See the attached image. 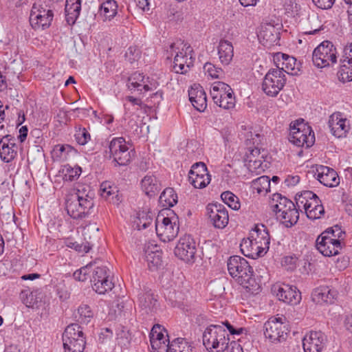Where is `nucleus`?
<instances>
[{
    "label": "nucleus",
    "instance_id": "nucleus-1",
    "mask_svg": "<svg viewBox=\"0 0 352 352\" xmlns=\"http://www.w3.org/2000/svg\"><path fill=\"white\" fill-rule=\"evenodd\" d=\"M228 270L235 280L252 294L261 290L260 285L253 277V269L249 263L239 256H230L228 261Z\"/></svg>",
    "mask_w": 352,
    "mask_h": 352
},
{
    "label": "nucleus",
    "instance_id": "nucleus-2",
    "mask_svg": "<svg viewBox=\"0 0 352 352\" xmlns=\"http://www.w3.org/2000/svg\"><path fill=\"white\" fill-rule=\"evenodd\" d=\"M94 206V193L88 186L77 189L66 197L65 208L67 214L74 219L85 218L91 212Z\"/></svg>",
    "mask_w": 352,
    "mask_h": 352
},
{
    "label": "nucleus",
    "instance_id": "nucleus-3",
    "mask_svg": "<svg viewBox=\"0 0 352 352\" xmlns=\"http://www.w3.org/2000/svg\"><path fill=\"white\" fill-rule=\"evenodd\" d=\"M192 50L190 45L182 40H177L173 43L168 52L174 55L173 69L177 74H186L190 67L193 65V60L190 54Z\"/></svg>",
    "mask_w": 352,
    "mask_h": 352
},
{
    "label": "nucleus",
    "instance_id": "nucleus-4",
    "mask_svg": "<svg viewBox=\"0 0 352 352\" xmlns=\"http://www.w3.org/2000/svg\"><path fill=\"white\" fill-rule=\"evenodd\" d=\"M203 344L208 351L223 352L228 348L229 335L223 326L210 324L203 333Z\"/></svg>",
    "mask_w": 352,
    "mask_h": 352
},
{
    "label": "nucleus",
    "instance_id": "nucleus-5",
    "mask_svg": "<svg viewBox=\"0 0 352 352\" xmlns=\"http://www.w3.org/2000/svg\"><path fill=\"white\" fill-rule=\"evenodd\" d=\"M295 200L297 207L299 209L302 207L310 219H320L324 213L321 201L312 191L305 190L300 195L297 194Z\"/></svg>",
    "mask_w": 352,
    "mask_h": 352
},
{
    "label": "nucleus",
    "instance_id": "nucleus-6",
    "mask_svg": "<svg viewBox=\"0 0 352 352\" xmlns=\"http://www.w3.org/2000/svg\"><path fill=\"white\" fill-rule=\"evenodd\" d=\"M314 65L318 68L329 67L337 62V50L329 41H324L318 45L312 53Z\"/></svg>",
    "mask_w": 352,
    "mask_h": 352
},
{
    "label": "nucleus",
    "instance_id": "nucleus-7",
    "mask_svg": "<svg viewBox=\"0 0 352 352\" xmlns=\"http://www.w3.org/2000/svg\"><path fill=\"white\" fill-rule=\"evenodd\" d=\"M108 150L104 151V157L108 159L113 158L119 166L127 165L131 160V151L123 138H113L108 144Z\"/></svg>",
    "mask_w": 352,
    "mask_h": 352
},
{
    "label": "nucleus",
    "instance_id": "nucleus-8",
    "mask_svg": "<svg viewBox=\"0 0 352 352\" xmlns=\"http://www.w3.org/2000/svg\"><path fill=\"white\" fill-rule=\"evenodd\" d=\"M287 79L283 71L279 69H270L265 74L261 88L268 96L276 97L285 85Z\"/></svg>",
    "mask_w": 352,
    "mask_h": 352
},
{
    "label": "nucleus",
    "instance_id": "nucleus-9",
    "mask_svg": "<svg viewBox=\"0 0 352 352\" xmlns=\"http://www.w3.org/2000/svg\"><path fill=\"white\" fill-rule=\"evenodd\" d=\"M289 140L297 146H305L309 148L315 142V135L311 126L303 123H297L290 125Z\"/></svg>",
    "mask_w": 352,
    "mask_h": 352
},
{
    "label": "nucleus",
    "instance_id": "nucleus-10",
    "mask_svg": "<svg viewBox=\"0 0 352 352\" xmlns=\"http://www.w3.org/2000/svg\"><path fill=\"white\" fill-rule=\"evenodd\" d=\"M286 318L272 317L264 324V334L272 342L285 340L287 336V328L285 324Z\"/></svg>",
    "mask_w": 352,
    "mask_h": 352
},
{
    "label": "nucleus",
    "instance_id": "nucleus-11",
    "mask_svg": "<svg viewBox=\"0 0 352 352\" xmlns=\"http://www.w3.org/2000/svg\"><path fill=\"white\" fill-rule=\"evenodd\" d=\"M54 13L52 10L35 3L31 10L30 22L35 30L48 28L53 20Z\"/></svg>",
    "mask_w": 352,
    "mask_h": 352
},
{
    "label": "nucleus",
    "instance_id": "nucleus-12",
    "mask_svg": "<svg viewBox=\"0 0 352 352\" xmlns=\"http://www.w3.org/2000/svg\"><path fill=\"white\" fill-rule=\"evenodd\" d=\"M155 230L161 241L169 242L173 240L177 236L179 230L177 218L158 216L155 221Z\"/></svg>",
    "mask_w": 352,
    "mask_h": 352
},
{
    "label": "nucleus",
    "instance_id": "nucleus-13",
    "mask_svg": "<svg viewBox=\"0 0 352 352\" xmlns=\"http://www.w3.org/2000/svg\"><path fill=\"white\" fill-rule=\"evenodd\" d=\"M197 252L195 239L188 234L181 237L175 248L177 257L186 263H194Z\"/></svg>",
    "mask_w": 352,
    "mask_h": 352
},
{
    "label": "nucleus",
    "instance_id": "nucleus-14",
    "mask_svg": "<svg viewBox=\"0 0 352 352\" xmlns=\"http://www.w3.org/2000/svg\"><path fill=\"white\" fill-rule=\"evenodd\" d=\"M206 211L208 219L214 228L223 229L228 225V212L223 205L218 203L209 204L206 206Z\"/></svg>",
    "mask_w": 352,
    "mask_h": 352
},
{
    "label": "nucleus",
    "instance_id": "nucleus-15",
    "mask_svg": "<svg viewBox=\"0 0 352 352\" xmlns=\"http://www.w3.org/2000/svg\"><path fill=\"white\" fill-rule=\"evenodd\" d=\"M328 232H322L316 241L317 250L324 256L338 255L342 249L341 243L338 239H331L325 234Z\"/></svg>",
    "mask_w": 352,
    "mask_h": 352
},
{
    "label": "nucleus",
    "instance_id": "nucleus-16",
    "mask_svg": "<svg viewBox=\"0 0 352 352\" xmlns=\"http://www.w3.org/2000/svg\"><path fill=\"white\" fill-rule=\"evenodd\" d=\"M272 291L279 300L287 304L296 305L301 299L300 293L295 286L287 284H276L273 285Z\"/></svg>",
    "mask_w": 352,
    "mask_h": 352
},
{
    "label": "nucleus",
    "instance_id": "nucleus-17",
    "mask_svg": "<svg viewBox=\"0 0 352 352\" xmlns=\"http://www.w3.org/2000/svg\"><path fill=\"white\" fill-rule=\"evenodd\" d=\"M327 338L320 331H310L302 339L305 352H321L327 344Z\"/></svg>",
    "mask_w": 352,
    "mask_h": 352
},
{
    "label": "nucleus",
    "instance_id": "nucleus-18",
    "mask_svg": "<svg viewBox=\"0 0 352 352\" xmlns=\"http://www.w3.org/2000/svg\"><path fill=\"white\" fill-rule=\"evenodd\" d=\"M314 177L320 184L327 187H336L340 184V178L336 171L326 166H317Z\"/></svg>",
    "mask_w": 352,
    "mask_h": 352
},
{
    "label": "nucleus",
    "instance_id": "nucleus-19",
    "mask_svg": "<svg viewBox=\"0 0 352 352\" xmlns=\"http://www.w3.org/2000/svg\"><path fill=\"white\" fill-rule=\"evenodd\" d=\"M328 124L331 133L337 138L345 137L350 129L349 121L340 112L329 117Z\"/></svg>",
    "mask_w": 352,
    "mask_h": 352
},
{
    "label": "nucleus",
    "instance_id": "nucleus-20",
    "mask_svg": "<svg viewBox=\"0 0 352 352\" xmlns=\"http://www.w3.org/2000/svg\"><path fill=\"white\" fill-rule=\"evenodd\" d=\"M274 61L276 68L283 71V74L287 73L290 75H297L300 71L299 65L296 63V59L287 54L283 53H276L274 56Z\"/></svg>",
    "mask_w": 352,
    "mask_h": 352
},
{
    "label": "nucleus",
    "instance_id": "nucleus-21",
    "mask_svg": "<svg viewBox=\"0 0 352 352\" xmlns=\"http://www.w3.org/2000/svg\"><path fill=\"white\" fill-rule=\"evenodd\" d=\"M16 140L11 135H6L0 140V157L6 163L12 161L17 154Z\"/></svg>",
    "mask_w": 352,
    "mask_h": 352
},
{
    "label": "nucleus",
    "instance_id": "nucleus-22",
    "mask_svg": "<svg viewBox=\"0 0 352 352\" xmlns=\"http://www.w3.org/2000/svg\"><path fill=\"white\" fill-rule=\"evenodd\" d=\"M250 237L252 240L254 241V243L260 246L265 254L269 250L270 244V236L268 229L263 224H257L251 230Z\"/></svg>",
    "mask_w": 352,
    "mask_h": 352
},
{
    "label": "nucleus",
    "instance_id": "nucleus-23",
    "mask_svg": "<svg viewBox=\"0 0 352 352\" xmlns=\"http://www.w3.org/2000/svg\"><path fill=\"white\" fill-rule=\"evenodd\" d=\"M100 195L111 204L118 206L122 201V195L116 186L105 181L100 184Z\"/></svg>",
    "mask_w": 352,
    "mask_h": 352
},
{
    "label": "nucleus",
    "instance_id": "nucleus-24",
    "mask_svg": "<svg viewBox=\"0 0 352 352\" xmlns=\"http://www.w3.org/2000/svg\"><path fill=\"white\" fill-rule=\"evenodd\" d=\"M279 32L277 28L271 23L263 24L258 35L260 42L265 46H271L277 43L279 40Z\"/></svg>",
    "mask_w": 352,
    "mask_h": 352
},
{
    "label": "nucleus",
    "instance_id": "nucleus-25",
    "mask_svg": "<svg viewBox=\"0 0 352 352\" xmlns=\"http://www.w3.org/2000/svg\"><path fill=\"white\" fill-rule=\"evenodd\" d=\"M338 292L328 286H321L316 288L312 294L311 298L317 304L333 303L337 296Z\"/></svg>",
    "mask_w": 352,
    "mask_h": 352
},
{
    "label": "nucleus",
    "instance_id": "nucleus-26",
    "mask_svg": "<svg viewBox=\"0 0 352 352\" xmlns=\"http://www.w3.org/2000/svg\"><path fill=\"white\" fill-rule=\"evenodd\" d=\"M189 100L192 106L199 111H204L207 107L206 95L200 85H195L188 91Z\"/></svg>",
    "mask_w": 352,
    "mask_h": 352
},
{
    "label": "nucleus",
    "instance_id": "nucleus-27",
    "mask_svg": "<svg viewBox=\"0 0 352 352\" xmlns=\"http://www.w3.org/2000/svg\"><path fill=\"white\" fill-rule=\"evenodd\" d=\"M240 249L244 256L253 259H256L265 254V253L260 249V246L255 243L254 241L252 240L251 237L242 240L240 244Z\"/></svg>",
    "mask_w": 352,
    "mask_h": 352
},
{
    "label": "nucleus",
    "instance_id": "nucleus-28",
    "mask_svg": "<svg viewBox=\"0 0 352 352\" xmlns=\"http://www.w3.org/2000/svg\"><path fill=\"white\" fill-rule=\"evenodd\" d=\"M142 191L149 197H155L161 190V184L153 175H146L141 180Z\"/></svg>",
    "mask_w": 352,
    "mask_h": 352
},
{
    "label": "nucleus",
    "instance_id": "nucleus-29",
    "mask_svg": "<svg viewBox=\"0 0 352 352\" xmlns=\"http://www.w3.org/2000/svg\"><path fill=\"white\" fill-rule=\"evenodd\" d=\"M294 202L285 197H283L280 194L276 193L273 195L271 208L276 213L277 218L284 213L288 209L293 207Z\"/></svg>",
    "mask_w": 352,
    "mask_h": 352
},
{
    "label": "nucleus",
    "instance_id": "nucleus-30",
    "mask_svg": "<svg viewBox=\"0 0 352 352\" xmlns=\"http://www.w3.org/2000/svg\"><path fill=\"white\" fill-rule=\"evenodd\" d=\"M322 28V21L318 14L312 12L308 14L306 21L303 25V34H316L318 33Z\"/></svg>",
    "mask_w": 352,
    "mask_h": 352
},
{
    "label": "nucleus",
    "instance_id": "nucleus-31",
    "mask_svg": "<svg viewBox=\"0 0 352 352\" xmlns=\"http://www.w3.org/2000/svg\"><path fill=\"white\" fill-rule=\"evenodd\" d=\"M218 54L223 65H229L234 56V47L232 43L226 40H221L218 45Z\"/></svg>",
    "mask_w": 352,
    "mask_h": 352
},
{
    "label": "nucleus",
    "instance_id": "nucleus-32",
    "mask_svg": "<svg viewBox=\"0 0 352 352\" xmlns=\"http://www.w3.org/2000/svg\"><path fill=\"white\" fill-rule=\"evenodd\" d=\"M118 12V4L115 0H107L99 8L98 15L104 21H111Z\"/></svg>",
    "mask_w": 352,
    "mask_h": 352
},
{
    "label": "nucleus",
    "instance_id": "nucleus-33",
    "mask_svg": "<svg viewBox=\"0 0 352 352\" xmlns=\"http://www.w3.org/2000/svg\"><path fill=\"white\" fill-rule=\"evenodd\" d=\"M297 205L293 204V207L288 209L283 213L278 218L282 223L287 228H291L298 222L299 219L298 209L296 208Z\"/></svg>",
    "mask_w": 352,
    "mask_h": 352
},
{
    "label": "nucleus",
    "instance_id": "nucleus-34",
    "mask_svg": "<svg viewBox=\"0 0 352 352\" xmlns=\"http://www.w3.org/2000/svg\"><path fill=\"white\" fill-rule=\"evenodd\" d=\"M168 352H195V351L192 343L184 338H178L170 342Z\"/></svg>",
    "mask_w": 352,
    "mask_h": 352
},
{
    "label": "nucleus",
    "instance_id": "nucleus-35",
    "mask_svg": "<svg viewBox=\"0 0 352 352\" xmlns=\"http://www.w3.org/2000/svg\"><path fill=\"white\" fill-rule=\"evenodd\" d=\"M229 91H230V86L228 84L221 81L214 82L210 88V95L214 102L215 104L218 103L220 99Z\"/></svg>",
    "mask_w": 352,
    "mask_h": 352
},
{
    "label": "nucleus",
    "instance_id": "nucleus-36",
    "mask_svg": "<svg viewBox=\"0 0 352 352\" xmlns=\"http://www.w3.org/2000/svg\"><path fill=\"white\" fill-rule=\"evenodd\" d=\"M160 203L163 207H173L177 203V195L172 188H166L161 193Z\"/></svg>",
    "mask_w": 352,
    "mask_h": 352
},
{
    "label": "nucleus",
    "instance_id": "nucleus-37",
    "mask_svg": "<svg viewBox=\"0 0 352 352\" xmlns=\"http://www.w3.org/2000/svg\"><path fill=\"white\" fill-rule=\"evenodd\" d=\"M340 80L343 82L352 80V62L346 58L340 59V67L338 71Z\"/></svg>",
    "mask_w": 352,
    "mask_h": 352
},
{
    "label": "nucleus",
    "instance_id": "nucleus-38",
    "mask_svg": "<svg viewBox=\"0 0 352 352\" xmlns=\"http://www.w3.org/2000/svg\"><path fill=\"white\" fill-rule=\"evenodd\" d=\"M65 352H83L85 347V338L69 339V342L63 341Z\"/></svg>",
    "mask_w": 352,
    "mask_h": 352
},
{
    "label": "nucleus",
    "instance_id": "nucleus-39",
    "mask_svg": "<svg viewBox=\"0 0 352 352\" xmlns=\"http://www.w3.org/2000/svg\"><path fill=\"white\" fill-rule=\"evenodd\" d=\"M85 338L82 328L78 324L68 325L63 333V341L69 342V339Z\"/></svg>",
    "mask_w": 352,
    "mask_h": 352
},
{
    "label": "nucleus",
    "instance_id": "nucleus-40",
    "mask_svg": "<svg viewBox=\"0 0 352 352\" xmlns=\"http://www.w3.org/2000/svg\"><path fill=\"white\" fill-rule=\"evenodd\" d=\"M144 76L139 72L132 74L128 78L127 87L131 91H138L142 93V83Z\"/></svg>",
    "mask_w": 352,
    "mask_h": 352
},
{
    "label": "nucleus",
    "instance_id": "nucleus-41",
    "mask_svg": "<svg viewBox=\"0 0 352 352\" xmlns=\"http://www.w3.org/2000/svg\"><path fill=\"white\" fill-rule=\"evenodd\" d=\"M66 21L69 25H73L80 15L81 4H65Z\"/></svg>",
    "mask_w": 352,
    "mask_h": 352
},
{
    "label": "nucleus",
    "instance_id": "nucleus-42",
    "mask_svg": "<svg viewBox=\"0 0 352 352\" xmlns=\"http://www.w3.org/2000/svg\"><path fill=\"white\" fill-rule=\"evenodd\" d=\"M138 300L140 305L145 309L152 310L157 302L153 294L148 292L139 294Z\"/></svg>",
    "mask_w": 352,
    "mask_h": 352
},
{
    "label": "nucleus",
    "instance_id": "nucleus-43",
    "mask_svg": "<svg viewBox=\"0 0 352 352\" xmlns=\"http://www.w3.org/2000/svg\"><path fill=\"white\" fill-rule=\"evenodd\" d=\"M65 244L67 248L74 249L79 253H87L94 246L91 242L86 241L85 243H80L70 238L65 239Z\"/></svg>",
    "mask_w": 352,
    "mask_h": 352
},
{
    "label": "nucleus",
    "instance_id": "nucleus-44",
    "mask_svg": "<svg viewBox=\"0 0 352 352\" xmlns=\"http://www.w3.org/2000/svg\"><path fill=\"white\" fill-rule=\"evenodd\" d=\"M94 316V313L87 305H81L77 309L76 318L80 323L87 324Z\"/></svg>",
    "mask_w": 352,
    "mask_h": 352
},
{
    "label": "nucleus",
    "instance_id": "nucleus-45",
    "mask_svg": "<svg viewBox=\"0 0 352 352\" xmlns=\"http://www.w3.org/2000/svg\"><path fill=\"white\" fill-rule=\"evenodd\" d=\"M92 283L93 289L99 294H104L113 287V283L109 278L105 279H97Z\"/></svg>",
    "mask_w": 352,
    "mask_h": 352
},
{
    "label": "nucleus",
    "instance_id": "nucleus-46",
    "mask_svg": "<svg viewBox=\"0 0 352 352\" xmlns=\"http://www.w3.org/2000/svg\"><path fill=\"white\" fill-rule=\"evenodd\" d=\"M189 182L195 188H204L206 187L210 182L211 178L210 175L208 173L207 175H199L194 176H189Z\"/></svg>",
    "mask_w": 352,
    "mask_h": 352
},
{
    "label": "nucleus",
    "instance_id": "nucleus-47",
    "mask_svg": "<svg viewBox=\"0 0 352 352\" xmlns=\"http://www.w3.org/2000/svg\"><path fill=\"white\" fill-rule=\"evenodd\" d=\"M221 198L222 201L227 204L230 208L238 210L240 208V203L239 198L230 191L223 192Z\"/></svg>",
    "mask_w": 352,
    "mask_h": 352
},
{
    "label": "nucleus",
    "instance_id": "nucleus-48",
    "mask_svg": "<svg viewBox=\"0 0 352 352\" xmlns=\"http://www.w3.org/2000/svg\"><path fill=\"white\" fill-rule=\"evenodd\" d=\"M216 104L225 109H230L234 107L235 97L231 87L230 91L226 92L224 96L222 97Z\"/></svg>",
    "mask_w": 352,
    "mask_h": 352
},
{
    "label": "nucleus",
    "instance_id": "nucleus-49",
    "mask_svg": "<svg viewBox=\"0 0 352 352\" xmlns=\"http://www.w3.org/2000/svg\"><path fill=\"white\" fill-rule=\"evenodd\" d=\"M253 185L258 193L263 191L267 192L270 186V177L267 176H261L254 180Z\"/></svg>",
    "mask_w": 352,
    "mask_h": 352
},
{
    "label": "nucleus",
    "instance_id": "nucleus-50",
    "mask_svg": "<svg viewBox=\"0 0 352 352\" xmlns=\"http://www.w3.org/2000/svg\"><path fill=\"white\" fill-rule=\"evenodd\" d=\"M53 151L56 157L58 158H67L69 153L76 152V149L69 144H57L54 146Z\"/></svg>",
    "mask_w": 352,
    "mask_h": 352
},
{
    "label": "nucleus",
    "instance_id": "nucleus-51",
    "mask_svg": "<svg viewBox=\"0 0 352 352\" xmlns=\"http://www.w3.org/2000/svg\"><path fill=\"white\" fill-rule=\"evenodd\" d=\"M75 139L78 144L85 145L91 139V135L84 127H79L76 130Z\"/></svg>",
    "mask_w": 352,
    "mask_h": 352
},
{
    "label": "nucleus",
    "instance_id": "nucleus-52",
    "mask_svg": "<svg viewBox=\"0 0 352 352\" xmlns=\"http://www.w3.org/2000/svg\"><path fill=\"white\" fill-rule=\"evenodd\" d=\"M324 232H328V233L325 234L327 236L338 239L340 243H341V241L344 239L345 235L344 231H343L341 226L338 225L329 228Z\"/></svg>",
    "mask_w": 352,
    "mask_h": 352
},
{
    "label": "nucleus",
    "instance_id": "nucleus-53",
    "mask_svg": "<svg viewBox=\"0 0 352 352\" xmlns=\"http://www.w3.org/2000/svg\"><path fill=\"white\" fill-rule=\"evenodd\" d=\"M92 266L93 264L89 263L75 271L73 274L74 278L78 281H85L88 278V275L91 272Z\"/></svg>",
    "mask_w": 352,
    "mask_h": 352
},
{
    "label": "nucleus",
    "instance_id": "nucleus-54",
    "mask_svg": "<svg viewBox=\"0 0 352 352\" xmlns=\"http://www.w3.org/2000/svg\"><path fill=\"white\" fill-rule=\"evenodd\" d=\"M109 277L107 267L106 266H98L93 270L91 282H95L97 279H105Z\"/></svg>",
    "mask_w": 352,
    "mask_h": 352
},
{
    "label": "nucleus",
    "instance_id": "nucleus-55",
    "mask_svg": "<svg viewBox=\"0 0 352 352\" xmlns=\"http://www.w3.org/2000/svg\"><path fill=\"white\" fill-rule=\"evenodd\" d=\"M208 173H209L206 165L204 162H197L191 166L188 177L199 175V174L204 176V175H207Z\"/></svg>",
    "mask_w": 352,
    "mask_h": 352
},
{
    "label": "nucleus",
    "instance_id": "nucleus-56",
    "mask_svg": "<svg viewBox=\"0 0 352 352\" xmlns=\"http://www.w3.org/2000/svg\"><path fill=\"white\" fill-rule=\"evenodd\" d=\"M170 342L169 340H157L151 342L154 352H168Z\"/></svg>",
    "mask_w": 352,
    "mask_h": 352
},
{
    "label": "nucleus",
    "instance_id": "nucleus-57",
    "mask_svg": "<svg viewBox=\"0 0 352 352\" xmlns=\"http://www.w3.org/2000/svg\"><path fill=\"white\" fill-rule=\"evenodd\" d=\"M204 69L205 72L213 78H219L220 75L222 74V69L221 68L217 67L210 63H206L204 66Z\"/></svg>",
    "mask_w": 352,
    "mask_h": 352
},
{
    "label": "nucleus",
    "instance_id": "nucleus-58",
    "mask_svg": "<svg viewBox=\"0 0 352 352\" xmlns=\"http://www.w3.org/2000/svg\"><path fill=\"white\" fill-rule=\"evenodd\" d=\"M140 51L137 47L131 46L127 49L125 53V58L129 62L132 63L140 57Z\"/></svg>",
    "mask_w": 352,
    "mask_h": 352
},
{
    "label": "nucleus",
    "instance_id": "nucleus-59",
    "mask_svg": "<svg viewBox=\"0 0 352 352\" xmlns=\"http://www.w3.org/2000/svg\"><path fill=\"white\" fill-rule=\"evenodd\" d=\"M265 153H262L261 157L253 159V157H250V160L248 161L249 166L251 170H252V167L254 169H261L262 170H264V168L267 167V164H263V159H264Z\"/></svg>",
    "mask_w": 352,
    "mask_h": 352
},
{
    "label": "nucleus",
    "instance_id": "nucleus-60",
    "mask_svg": "<svg viewBox=\"0 0 352 352\" xmlns=\"http://www.w3.org/2000/svg\"><path fill=\"white\" fill-rule=\"evenodd\" d=\"M142 91L147 92L149 91L155 90L159 86V83L157 80L153 78H150L149 77L144 78V82L142 83Z\"/></svg>",
    "mask_w": 352,
    "mask_h": 352
},
{
    "label": "nucleus",
    "instance_id": "nucleus-61",
    "mask_svg": "<svg viewBox=\"0 0 352 352\" xmlns=\"http://www.w3.org/2000/svg\"><path fill=\"white\" fill-rule=\"evenodd\" d=\"M66 173L65 174V178L66 180L74 181L77 179L81 173L80 167L72 168L68 167L66 169Z\"/></svg>",
    "mask_w": 352,
    "mask_h": 352
},
{
    "label": "nucleus",
    "instance_id": "nucleus-62",
    "mask_svg": "<svg viewBox=\"0 0 352 352\" xmlns=\"http://www.w3.org/2000/svg\"><path fill=\"white\" fill-rule=\"evenodd\" d=\"M146 260L148 263H152L153 266L158 267L162 264V258L159 254L151 252L146 256Z\"/></svg>",
    "mask_w": 352,
    "mask_h": 352
},
{
    "label": "nucleus",
    "instance_id": "nucleus-63",
    "mask_svg": "<svg viewBox=\"0 0 352 352\" xmlns=\"http://www.w3.org/2000/svg\"><path fill=\"white\" fill-rule=\"evenodd\" d=\"M314 4L319 8L327 10L331 8L335 0H312Z\"/></svg>",
    "mask_w": 352,
    "mask_h": 352
},
{
    "label": "nucleus",
    "instance_id": "nucleus-64",
    "mask_svg": "<svg viewBox=\"0 0 352 352\" xmlns=\"http://www.w3.org/2000/svg\"><path fill=\"white\" fill-rule=\"evenodd\" d=\"M226 351L227 352H243L241 345L235 341H232L230 343H228V348H226Z\"/></svg>",
    "mask_w": 352,
    "mask_h": 352
}]
</instances>
